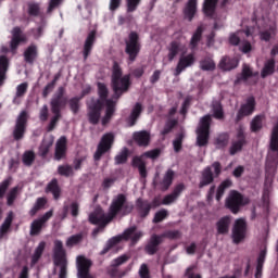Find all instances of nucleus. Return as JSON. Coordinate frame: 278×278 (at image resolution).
Returning a JSON list of instances; mask_svg holds the SVG:
<instances>
[{
    "mask_svg": "<svg viewBox=\"0 0 278 278\" xmlns=\"http://www.w3.org/2000/svg\"><path fill=\"white\" fill-rule=\"evenodd\" d=\"M98 92L100 96V100H90L88 102L89 112L88 118L89 122L93 125H97L100 121L102 103L105 102V114L102 117V125L105 126L112 119L115 112V101L113 99H106L108 89L106 86L102 83L98 84Z\"/></svg>",
    "mask_w": 278,
    "mask_h": 278,
    "instance_id": "1",
    "label": "nucleus"
},
{
    "mask_svg": "<svg viewBox=\"0 0 278 278\" xmlns=\"http://www.w3.org/2000/svg\"><path fill=\"white\" fill-rule=\"evenodd\" d=\"M126 198L124 194L116 195L112 204L110 206L109 214L105 215L101 207H97L93 213L89 216V222L93 225H98L99 227L96 228L92 231V236L97 237L99 232L103 230V228L119 213H123V215H126L127 211H124L126 205Z\"/></svg>",
    "mask_w": 278,
    "mask_h": 278,
    "instance_id": "2",
    "label": "nucleus"
},
{
    "mask_svg": "<svg viewBox=\"0 0 278 278\" xmlns=\"http://www.w3.org/2000/svg\"><path fill=\"white\" fill-rule=\"evenodd\" d=\"M112 86L114 90L113 100H118L123 93L127 92L130 86V76H122V70L117 63L113 66Z\"/></svg>",
    "mask_w": 278,
    "mask_h": 278,
    "instance_id": "3",
    "label": "nucleus"
},
{
    "mask_svg": "<svg viewBox=\"0 0 278 278\" xmlns=\"http://www.w3.org/2000/svg\"><path fill=\"white\" fill-rule=\"evenodd\" d=\"M143 236L142 231L137 230L135 226L126 229L123 235L115 236L111 238L104 249L101 252V255H104L112 249L115 244L119 243L123 239L130 240L132 243H137Z\"/></svg>",
    "mask_w": 278,
    "mask_h": 278,
    "instance_id": "4",
    "label": "nucleus"
},
{
    "mask_svg": "<svg viewBox=\"0 0 278 278\" xmlns=\"http://www.w3.org/2000/svg\"><path fill=\"white\" fill-rule=\"evenodd\" d=\"M67 103V99L64 97V88L60 87L56 94L51 100V112L54 114L53 118L50 122L49 130H53L58 121L60 119L61 109L64 108Z\"/></svg>",
    "mask_w": 278,
    "mask_h": 278,
    "instance_id": "5",
    "label": "nucleus"
},
{
    "mask_svg": "<svg viewBox=\"0 0 278 278\" xmlns=\"http://www.w3.org/2000/svg\"><path fill=\"white\" fill-rule=\"evenodd\" d=\"M181 233L179 230H169L165 231L162 235H152L149 244L147 245L146 250L148 254L153 255L157 251V247L163 243L164 239L177 240L180 239Z\"/></svg>",
    "mask_w": 278,
    "mask_h": 278,
    "instance_id": "6",
    "label": "nucleus"
},
{
    "mask_svg": "<svg viewBox=\"0 0 278 278\" xmlns=\"http://www.w3.org/2000/svg\"><path fill=\"white\" fill-rule=\"evenodd\" d=\"M211 122V115H205L200 121L199 127L197 129V144L199 147H205L208 142Z\"/></svg>",
    "mask_w": 278,
    "mask_h": 278,
    "instance_id": "7",
    "label": "nucleus"
},
{
    "mask_svg": "<svg viewBox=\"0 0 278 278\" xmlns=\"http://www.w3.org/2000/svg\"><path fill=\"white\" fill-rule=\"evenodd\" d=\"M278 164V122L273 128L270 137V151L267 156V166L273 167Z\"/></svg>",
    "mask_w": 278,
    "mask_h": 278,
    "instance_id": "8",
    "label": "nucleus"
},
{
    "mask_svg": "<svg viewBox=\"0 0 278 278\" xmlns=\"http://www.w3.org/2000/svg\"><path fill=\"white\" fill-rule=\"evenodd\" d=\"M54 264L60 267V278L66 277V260L65 251L63 250L62 241H54Z\"/></svg>",
    "mask_w": 278,
    "mask_h": 278,
    "instance_id": "9",
    "label": "nucleus"
},
{
    "mask_svg": "<svg viewBox=\"0 0 278 278\" xmlns=\"http://www.w3.org/2000/svg\"><path fill=\"white\" fill-rule=\"evenodd\" d=\"M250 200L244 198L237 191H231L226 201V206L233 213L237 214L240 207L248 205Z\"/></svg>",
    "mask_w": 278,
    "mask_h": 278,
    "instance_id": "10",
    "label": "nucleus"
},
{
    "mask_svg": "<svg viewBox=\"0 0 278 278\" xmlns=\"http://www.w3.org/2000/svg\"><path fill=\"white\" fill-rule=\"evenodd\" d=\"M125 51L129 58V62H135L140 51L139 37L136 33H130L128 39L126 40Z\"/></svg>",
    "mask_w": 278,
    "mask_h": 278,
    "instance_id": "11",
    "label": "nucleus"
},
{
    "mask_svg": "<svg viewBox=\"0 0 278 278\" xmlns=\"http://www.w3.org/2000/svg\"><path fill=\"white\" fill-rule=\"evenodd\" d=\"M159 155H160V150L154 149V150H151V151H148V152L143 153L139 157L134 159V166L139 169V173H140L142 178L147 177L146 163H144L143 159L147 157V159L155 160V159L159 157Z\"/></svg>",
    "mask_w": 278,
    "mask_h": 278,
    "instance_id": "12",
    "label": "nucleus"
},
{
    "mask_svg": "<svg viewBox=\"0 0 278 278\" xmlns=\"http://www.w3.org/2000/svg\"><path fill=\"white\" fill-rule=\"evenodd\" d=\"M247 238V222L244 218H238L232 229V241L235 244L244 242Z\"/></svg>",
    "mask_w": 278,
    "mask_h": 278,
    "instance_id": "13",
    "label": "nucleus"
},
{
    "mask_svg": "<svg viewBox=\"0 0 278 278\" xmlns=\"http://www.w3.org/2000/svg\"><path fill=\"white\" fill-rule=\"evenodd\" d=\"M114 143V135L112 132L103 135L100 143L98 144L97 152L94 154V160L99 161L102 155L109 152Z\"/></svg>",
    "mask_w": 278,
    "mask_h": 278,
    "instance_id": "14",
    "label": "nucleus"
},
{
    "mask_svg": "<svg viewBox=\"0 0 278 278\" xmlns=\"http://www.w3.org/2000/svg\"><path fill=\"white\" fill-rule=\"evenodd\" d=\"M175 38H180L179 41L175 40L170 43L168 48V60L173 62L174 58L178 55V53H186L187 47L185 45V37L180 34H176Z\"/></svg>",
    "mask_w": 278,
    "mask_h": 278,
    "instance_id": "15",
    "label": "nucleus"
},
{
    "mask_svg": "<svg viewBox=\"0 0 278 278\" xmlns=\"http://www.w3.org/2000/svg\"><path fill=\"white\" fill-rule=\"evenodd\" d=\"M26 123H27V113L23 111L21 112L20 116L16 119V125L13 131V137L16 141L21 140L24 137Z\"/></svg>",
    "mask_w": 278,
    "mask_h": 278,
    "instance_id": "16",
    "label": "nucleus"
},
{
    "mask_svg": "<svg viewBox=\"0 0 278 278\" xmlns=\"http://www.w3.org/2000/svg\"><path fill=\"white\" fill-rule=\"evenodd\" d=\"M52 215H53V211L50 210L46 212L40 218L35 219L30 226V235L31 236L39 235V232L41 231V228L52 217Z\"/></svg>",
    "mask_w": 278,
    "mask_h": 278,
    "instance_id": "17",
    "label": "nucleus"
},
{
    "mask_svg": "<svg viewBox=\"0 0 278 278\" xmlns=\"http://www.w3.org/2000/svg\"><path fill=\"white\" fill-rule=\"evenodd\" d=\"M194 62H195L194 54L190 53L188 55H181L177 64V67L175 70V76L178 77V75L181 74L184 71H186V68L193 66Z\"/></svg>",
    "mask_w": 278,
    "mask_h": 278,
    "instance_id": "18",
    "label": "nucleus"
},
{
    "mask_svg": "<svg viewBox=\"0 0 278 278\" xmlns=\"http://www.w3.org/2000/svg\"><path fill=\"white\" fill-rule=\"evenodd\" d=\"M90 266H91L90 260H88L84 256H78L77 257L78 278H93L89 274Z\"/></svg>",
    "mask_w": 278,
    "mask_h": 278,
    "instance_id": "19",
    "label": "nucleus"
},
{
    "mask_svg": "<svg viewBox=\"0 0 278 278\" xmlns=\"http://www.w3.org/2000/svg\"><path fill=\"white\" fill-rule=\"evenodd\" d=\"M255 111V99L249 98L247 103H244L237 116V122L241 121L243 117L250 116Z\"/></svg>",
    "mask_w": 278,
    "mask_h": 278,
    "instance_id": "20",
    "label": "nucleus"
},
{
    "mask_svg": "<svg viewBox=\"0 0 278 278\" xmlns=\"http://www.w3.org/2000/svg\"><path fill=\"white\" fill-rule=\"evenodd\" d=\"M66 154V138L65 137H61L55 146V155L54 159L56 161H61L65 157Z\"/></svg>",
    "mask_w": 278,
    "mask_h": 278,
    "instance_id": "21",
    "label": "nucleus"
},
{
    "mask_svg": "<svg viewBox=\"0 0 278 278\" xmlns=\"http://www.w3.org/2000/svg\"><path fill=\"white\" fill-rule=\"evenodd\" d=\"M25 41V36L22 35L20 28H14L12 30V40H11V43H10V49L11 51H15V49L18 47L20 42H24Z\"/></svg>",
    "mask_w": 278,
    "mask_h": 278,
    "instance_id": "22",
    "label": "nucleus"
},
{
    "mask_svg": "<svg viewBox=\"0 0 278 278\" xmlns=\"http://www.w3.org/2000/svg\"><path fill=\"white\" fill-rule=\"evenodd\" d=\"M134 140L139 147H148L150 143V134L146 130L137 131L134 134Z\"/></svg>",
    "mask_w": 278,
    "mask_h": 278,
    "instance_id": "23",
    "label": "nucleus"
},
{
    "mask_svg": "<svg viewBox=\"0 0 278 278\" xmlns=\"http://www.w3.org/2000/svg\"><path fill=\"white\" fill-rule=\"evenodd\" d=\"M54 137L51 135H47L45 139L42 140L41 146L39 147V155L40 156H46L50 148L53 146Z\"/></svg>",
    "mask_w": 278,
    "mask_h": 278,
    "instance_id": "24",
    "label": "nucleus"
},
{
    "mask_svg": "<svg viewBox=\"0 0 278 278\" xmlns=\"http://www.w3.org/2000/svg\"><path fill=\"white\" fill-rule=\"evenodd\" d=\"M243 144H244V131L241 128L238 132V140L235 141L230 148V154L236 155L238 152L242 150Z\"/></svg>",
    "mask_w": 278,
    "mask_h": 278,
    "instance_id": "25",
    "label": "nucleus"
},
{
    "mask_svg": "<svg viewBox=\"0 0 278 278\" xmlns=\"http://www.w3.org/2000/svg\"><path fill=\"white\" fill-rule=\"evenodd\" d=\"M231 225V218L229 216L222 217L217 222V231L219 235H227Z\"/></svg>",
    "mask_w": 278,
    "mask_h": 278,
    "instance_id": "26",
    "label": "nucleus"
},
{
    "mask_svg": "<svg viewBox=\"0 0 278 278\" xmlns=\"http://www.w3.org/2000/svg\"><path fill=\"white\" fill-rule=\"evenodd\" d=\"M184 14L187 21H192V18H194V15L197 14V0H189L184 10Z\"/></svg>",
    "mask_w": 278,
    "mask_h": 278,
    "instance_id": "27",
    "label": "nucleus"
},
{
    "mask_svg": "<svg viewBox=\"0 0 278 278\" xmlns=\"http://www.w3.org/2000/svg\"><path fill=\"white\" fill-rule=\"evenodd\" d=\"M239 62L237 59H230L228 56H225L220 63H219V67L223 71H232V68H237Z\"/></svg>",
    "mask_w": 278,
    "mask_h": 278,
    "instance_id": "28",
    "label": "nucleus"
},
{
    "mask_svg": "<svg viewBox=\"0 0 278 278\" xmlns=\"http://www.w3.org/2000/svg\"><path fill=\"white\" fill-rule=\"evenodd\" d=\"M96 42V33L94 31H90L86 41H85V46H84V56L85 60L88 58L93 45Z\"/></svg>",
    "mask_w": 278,
    "mask_h": 278,
    "instance_id": "29",
    "label": "nucleus"
},
{
    "mask_svg": "<svg viewBox=\"0 0 278 278\" xmlns=\"http://www.w3.org/2000/svg\"><path fill=\"white\" fill-rule=\"evenodd\" d=\"M27 89H28L27 83H22L16 87L15 97L13 99L14 104L21 103V99L25 96Z\"/></svg>",
    "mask_w": 278,
    "mask_h": 278,
    "instance_id": "30",
    "label": "nucleus"
},
{
    "mask_svg": "<svg viewBox=\"0 0 278 278\" xmlns=\"http://www.w3.org/2000/svg\"><path fill=\"white\" fill-rule=\"evenodd\" d=\"M174 176H175V173L172 169H168L163 178V181L161 182L162 191L168 190V188L172 186V182L174 180Z\"/></svg>",
    "mask_w": 278,
    "mask_h": 278,
    "instance_id": "31",
    "label": "nucleus"
},
{
    "mask_svg": "<svg viewBox=\"0 0 278 278\" xmlns=\"http://www.w3.org/2000/svg\"><path fill=\"white\" fill-rule=\"evenodd\" d=\"M201 71H215L216 63L211 56H206L200 61Z\"/></svg>",
    "mask_w": 278,
    "mask_h": 278,
    "instance_id": "32",
    "label": "nucleus"
},
{
    "mask_svg": "<svg viewBox=\"0 0 278 278\" xmlns=\"http://www.w3.org/2000/svg\"><path fill=\"white\" fill-rule=\"evenodd\" d=\"M141 112H142V105L140 103H137L132 109V112L128 118V124L130 127L135 126L136 121L140 116Z\"/></svg>",
    "mask_w": 278,
    "mask_h": 278,
    "instance_id": "33",
    "label": "nucleus"
},
{
    "mask_svg": "<svg viewBox=\"0 0 278 278\" xmlns=\"http://www.w3.org/2000/svg\"><path fill=\"white\" fill-rule=\"evenodd\" d=\"M9 61L4 55H0V87L3 86Z\"/></svg>",
    "mask_w": 278,
    "mask_h": 278,
    "instance_id": "34",
    "label": "nucleus"
},
{
    "mask_svg": "<svg viewBox=\"0 0 278 278\" xmlns=\"http://www.w3.org/2000/svg\"><path fill=\"white\" fill-rule=\"evenodd\" d=\"M46 242L41 241L38 247L35 249L33 256H31V265H36L37 262L40 260L42 252L45 251Z\"/></svg>",
    "mask_w": 278,
    "mask_h": 278,
    "instance_id": "35",
    "label": "nucleus"
},
{
    "mask_svg": "<svg viewBox=\"0 0 278 278\" xmlns=\"http://www.w3.org/2000/svg\"><path fill=\"white\" fill-rule=\"evenodd\" d=\"M162 204L160 198H155L152 204H149L148 202H142L141 200H138V205L141 207V210H144V213L148 214L150 212L151 207H159Z\"/></svg>",
    "mask_w": 278,
    "mask_h": 278,
    "instance_id": "36",
    "label": "nucleus"
},
{
    "mask_svg": "<svg viewBox=\"0 0 278 278\" xmlns=\"http://www.w3.org/2000/svg\"><path fill=\"white\" fill-rule=\"evenodd\" d=\"M213 181V174L211 167H206L203 172L202 180L200 182V188L206 187Z\"/></svg>",
    "mask_w": 278,
    "mask_h": 278,
    "instance_id": "37",
    "label": "nucleus"
},
{
    "mask_svg": "<svg viewBox=\"0 0 278 278\" xmlns=\"http://www.w3.org/2000/svg\"><path fill=\"white\" fill-rule=\"evenodd\" d=\"M273 73H275V60L270 59L264 65V68L262 71V77H268V75H273Z\"/></svg>",
    "mask_w": 278,
    "mask_h": 278,
    "instance_id": "38",
    "label": "nucleus"
},
{
    "mask_svg": "<svg viewBox=\"0 0 278 278\" xmlns=\"http://www.w3.org/2000/svg\"><path fill=\"white\" fill-rule=\"evenodd\" d=\"M216 4H217V0H205L204 14H206V16H213Z\"/></svg>",
    "mask_w": 278,
    "mask_h": 278,
    "instance_id": "39",
    "label": "nucleus"
},
{
    "mask_svg": "<svg viewBox=\"0 0 278 278\" xmlns=\"http://www.w3.org/2000/svg\"><path fill=\"white\" fill-rule=\"evenodd\" d=\"M48 192H51L53 194L54 200H58L60 198V188L58 186L56 179H53L47 188Z\"/></svg>",
    "mask_w": 278,
    "mask_h": 278,
    "instance_id": "40",
    "label": "nucleus"
},
{
    "mask_svg": "<svg viewBox=\"0 0 278 278\" xmlns=\"http://www.w3.org/2000/svg\"><path fill=\"white\" fill-rule=\"evenodd\" d=\"M202 31H203L202 26H199L198 29L195 30V33L193 34V36L191 38V42H190V47L192 49H195V47H198V45L202 38Z\"/></svg>",
    "mask_w": 278,
    "mask_h": 278,
    "instance_id": "41",
    "label": "nucleus"
},
{
    "mask_svg": "<svg viewBox=\"0 0 278 278\" xmlns=\"http://www.w3.org/2000/svg\"><path fill=\"white\" fill-rule=\"evenodd\" d=\"M24 56L27 62H34L35 58H37L36 46L28 47L27 50L24 52Z\"/></svg>",
    "mask_w": 278,
    "mask_h": 278,
    "instance_id": "42",
    "label": "nucleus"
},
{
    "mask_svg": "<svg viewBox=\"0 0 278 278\" xmlns=\"http://www.w3.org/2000/svg\"><path fill=\"white\" fill-rule=\"evenodd\" d=\"M47 201L45 198H38L36 203L34 204L33 208L29 211L30 216H35L38 211H40L45 205Z\"/></svg>",
    "mask_w": 278,
    "mask_h": 278,
    "instance_id": "43",
    "label": "nucleus"
},
{
    "mask_svg": "<svg viewBox=\"0 0 278 278\" xmlns=\"http://www.w3.org/2000/svg\"><path fill=\"white\" fill-rule=\"evenodd\" d=\"M231 185H232V182L229 179L222 182V185L218 187L217 194H216L217 201H220V199L223 198V195L225 193V190L230 188Z\"/></svg>",
    "mask_w": 278,
    "mask_h": 278,
    "instance_id": "44",
    "label": "nucleus"
},
{
    "mask_svg": "<svg viewBox=\"0 0 278 278\" xmlns=\"http://www.w3.org/2000/svg\"><path fill=\"white\" fill-rule=\"evenodd\" d=\"M13 220V213L10 212L4 220V223L2 224V226L0 227V233L4 235L7 233V231L10 229L11 227V223Z\"/></svg>",
    "mask_w": 278,
    "mask_h": 278,
    "instance_id": "45",
    "label": "nucleus"
},
{
    "mask_svg": "<svg viewBox=\"0 0 278 278\" xmlns=\"http://www.w3.org/2000/svg\"><path fill=\"white\" fill-rule=\"evenodd\" d=\"M58 173L61 176L71 177L73 175V167L67 164L60 165L58 167Z\"/></svg>",
    "mask_w": 278,
    "mask_h": 278,
    "instance_id": "46",
    "label": "nucleus"
},
{
    "mask_svg": "<svg viewBox=\"0 0 278 278\" xmlns=\"http://www.w3.org/2000/svg\"><path fill=\"white\" fill-rule=\"evenodd\" d=\"M263 127V117L262 116H255L251 124V129L253 132H257Z\"/></svg>",
    "mask_w": 278,
    "mask_h": 278,
    "instance_id": "47",
    "label": "nucleus"
},
{
    "mask_svg": "<svg viewBox=\"0 0 278 278\" xmlns=\"http://www.w3.org/2000/svg\"><path fill=\"white\" fill-rule=\"evenodd\" d=\"M254 43H251L248 40H242L240 42V51H242V53H251V51H254Z\"/></svg>",
    "mask_w": 278,
    "mask_h": 278,
    "instance_id": "48",
    "label": "nucleus"
},
{
    "mask_svg": "<svg viewBox=\"0 0 278 278\" xmlns=\"http://www.w3.org/2000/svg\"><path fill=\"white\" fill-rule=\"evenodd\" d=\"M265 263V252H262L258 256L257 260V268H256V274L255 277L260 278L262 276V270H263V264Z\"/></svg>",
    "mask_w": 278,
    "mask_h": 278,
    "instance_id": "49",
    "label": "nucleus"
},
{
    "mask_svg": "<svg viewBox=\"0 0 278 278\" xmlns=\"http://www.w3.org/2000/svg\"><path fill=\"white\" fill-rule=\"evenodd\" d=\"M128 150L124 148L121 153H118L115 157V162L117 165L124 164L127 161Z\"/></svg>",
    "mask_w": 278,
    "mask_h": 278,
    "instance_id": "50",
    "label": "nucleus"
},
{
    "mask_svg": "<svg viewBox=\"0 0 278 278\" xmlns=\"http://www.w3.org/2000/svg\"><path fill=\"white\" fill-rule=\"evenodd\" d=\"M213 113H214V117L216 119H222L224 117L223 108H222V104L219 102L214 103Z\"/></svg>",
    "mask_w": 278,
    "mask_h": 278,
    "instance_id": "51",
    "label": "nucleus"
},
{
    "mask_svg": "<svg viewBox=\"0 0 278 278\" xmlns=\"http://www.w3.org/2000/svg\"><path fill=\"white\" fill-rule=\"evenodd\" d=\"M35 160V155L33 151H27L23 154V163L25 166H30Z\"/></svg>",
    "mask_w": 278,
    "mask_h": 278,
    "instance_id": "52",
    "label": "nucleus"
},
{
    "mask_svg": "<svg viewBox=\"0 0 278 278\" xmlns=\"http://www.w3.org/2000/svg\"><path fill=\"white\" fill-rule=\"evenodd\" d=\"M243 34V31H237L230 35L229 37V42L230 45H233L235 47H237L238 45H240V38L241 35Z\"/></svg>",
    "mask_w": 278,
    "mask_h": 278,
    "instance_id": "53",
    "label": "nucleus"
},
{
    "mask_svg": "<svg viewBox=\"0 0 278 278\" xmlns=\"http://www.w3.org/2000/svg\"><path fill=\"white\" fill-rule=\"evenodd\" d=\"M253 76V72L249 65H243L242 76L241 79L247 81L248 79H251Z\"/></svg>",
    "mask_w": 278,
    "mask_h": 278,
    "instance_id": "54",
    "label": "nucleus"
},
{
    "mask_svg": "<svg viewBox=\"0 0 278 278\" xmlns=\"http://www.w3.org/2000/svg\"><path fill=\"white\" fill-rule=\"evenodd\" d=\"M83 98H72L70 100V108L72 110L73 113H77L78 110H79V101L81 100Z\"/></svg>",
    "mask_w": 278,
    "mask_h": 278,
    "instance_id": "55",
    "label": "nucleus"
},
{
    "mask_svg": "<svg viewBox=\"0 0 278 278\" xmlns=\"http://www.w3.org/2000/svg\"><path fill=\"white\" fill-rule=\"evenodd\" d=\"M18 188L14 187L11 189V191L8 193V205L11 206L16 199Z\"/></svg>",
    "mask_w": 278,
    "mask_h": 278,
    "instance_id": "56",
    "label": "nucleus"
},
{
    "mask_svg": "<svg viewBox=\"0 0 278 278\" xmlns=\"http://www.w3.org/2000/svg\"><path fill=\"white\" fill-rule=\"evenodd\" d=\"M80 240H81V235H74L67 239L66 245L72 248L76 245Z\"/></svg>",
    "mask_w": 278,
    "mask_h": 278,
    "instance_id": "57",
    "label": "nucleus"
},
{
    "mask_svg": "<svg viewBox=\"0 0 278 278\" xmlns=\"http://www.w3.org/2000/svg\"><path fill=\"white\" fill-rule=\"evenodd\" d=\"M184 137H185V135H184V132H181V134H179L178 137L174 140V150H175V152H179V151H180Z\"/></svg>",
    "mask_w": 278,
    "mask_h": 278,
    "instance_id": "58",
    "label": "nucleus"
},
{
    "mask_svg": "<svg viewBox=\"0 0 278 278\" xmlns=\"http://www.w3.org/2000/svg\"><path fill=\"white\" fill-rule=\"evenodd\" d=\"M141 0H126L127 3V11L134 12L138 8Z\"/></svg>",
    "mask_w": 278,
    "mask_h": 278,
    "instance_id": "59",
    "label": "nucleus"
},
{
    "mask_svg": "<svg viewBox=\"0 0 278 278\" xmlns=\"http://www.w3.org/2000/svg\"><path fill=\"white\" fill-rule=\"evenodd\" d=\"M167 217V211L166 210H161L159 211L155 216H154V223H161Z\"/></svg>",
    "mask_w": 278,
    "mask_h": 278,
    "instance_id": "60",
    "label": "nucleus"
},
{
    "mask_svg": "<svg viewBox=\"0 0 278 278\" xmlns=\"http://www.w3.org/2000/svg\"><path fill=\"white\" fill-rule=\"evenodd\" d=\"M177 199H178V198H177L176 195H174L173 193L167 194V195L163 199L162 204H163V205H170V204L175 203Z\"/></svg>",
    "mask_w": 278,
    "mask_h": 278,
    "instance_id": "61",
    "label": "nucleus"
},
{
    "mask_svg": "<svg viewBox=\"0 0 278 278\" xmlns=\"http://www.w3.org/2000/svg\"><path fill=\"white\" fill-rule=\"evenodd\" d=\"M195 266H190L187 268L186 276L188 278H202L200 274L194 273Z\"/></svg>",
    "mask_w": 278,
    "mask_h": 278,
    "instance_id": "62",
    "label": "nucleus"
},
{
    "mask_svg": "<svg viewBox=\"0 0 278 278\" xmlns=\"http://www.w3.org/2000/svg\"><path fill=\"white\" fill-rule=\"evenodd\" d=\"M39 5L36 3H30L28 5V13L30 16H37V14L39 13Z\"/></svg>",
    "mask_w": 278,
    "mask_h": 278,
    "instance_id": "63",
    "label": "nucleus"
},
{
    "mask_svg": "<svg viewBox=\"0 0 278 278\" xmlns=\"http://www.w3.org/2000/svg\"><path fill=\"white\" fill-rule=\"evenodd\" d=\"M139 275L141 278H150L149 269L147 264H142L139 269Z\"/></svg>",
    "mask_w": 278,
    "mask_h": 278,
    "instance_id": "64",
    "label": "nucleus"
}]
</instances>
